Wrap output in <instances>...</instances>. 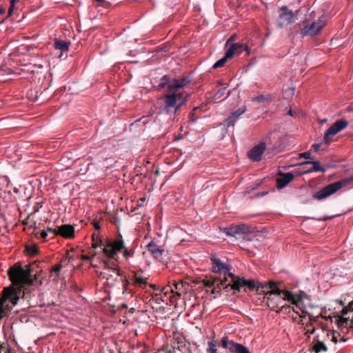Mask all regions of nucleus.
<instances>
[{"mask_svg": "<svg viewBox=\"0 0 353 353\" xmlns=\"http://www.w3.org/2000/svg\"><path fill=\"white\" fill-rule=\"evenodd\" d=\"M175 347L170 346V345H165L163 346L162 348L159 349L156 353H172V350L175 349Z\"/></svg>", "mask_w": 353, "mask_h": 353, "instance_id": "nucleus-31", "label": "nucleus"}, {"mask_svg": "<svg viewBox=\"0 0 353 353\" xmlns=\"http://www.w3.org/2000/svg\"><path fill=\"white\" fill-rule=\"evenodd\" d=\"M48 236V232L46 230H43L41 232V237L43 239H45Z\"/></svg>", "mask_w": 353, "mask_h": 353, "instance_id": "nucleus-44", "label": "nucleus"}, {"mask_svg": "<svg viewBox=\"0 0 353 353\" xmlns=\"http://www.w3.org/2000/svg\"><path fill=\"white\" fill-rule=\"evenodd\" d=\"M155 173H156V176H157V175H158V174H159V170L156 169Z\"/></svg>", "mask_w": 353, "mask_h": 353, "instance_id": "nucleus-59", "label": "nucleus"}, {"mask_svg": "<svg viewBox=\"0 0 353 353\" xmlns=\"http://www.w3.org/2000/svg\"><path fill=\"white\" fill-rule=\"evenodd\" d=\"M348 125V122L343 119H340L334 122L325 132L323 137V141L329 144L332 141V137L337 133L342 131Z\"/></svg>", "mask_w": 353, "mask_h": 353, "instance_id": "nucleus-10", "label": "nucleus"}, {"mask_svg": "<svg viewBox=\"0 0 353 353\" xmlns=\"http://www.w3.org/2000/svg\"><path fill=\"white\" fill-rule=\"evenodd\" d=\"M143 123H147V121L143 120Z\"/></svg>", "mask_w": 353, "mask_h": 353, "instance_id": "nucleus-64", "label": "nucleus"}, {"mask_svg": "<svg viewBox=\"0 0 353 353\" xmlns=\"http://www.w3.org/2000/svg\"><path fill=\"white\" fill-rule=\"evenodd\" d=\"M5 12H6L5 8L0 6V14L5 13Z\"/></svg>", "mask_w": 353, "mask_h": 353, "instance_id": "nucleus-52", "label": "nucleus"}, {"mask_svg": "<svg viewBox=\"0 0 353 353\" xmlns=\"http://www.w3.org/2000/svg\"><path fill=\"white\" fill-rule=\"evenodd\" d=\"M61 269H62V265L61 263H59L58 265L52 267L51 272H54L57 274H59V273Z\"/></svg>", "mask_w": 353, "mask_h": 353, "instance_id": "nucleus-35", "label": "nucleus"}, {"mask_svg": "<svg viewBox=\"0 0 353 353\" xmlns=\"http://www.w3.org/2000/svg\"><path fill=\"white\" fill-rule=\"evenodd\" d=\"M133 255V251L131 250L125 249L123 252V256L125 258L132 256Z\"/></svg>", "mask_w": 353, "mask_h": 353, "instance_id": "nucleus-38", "label": "nucleus"}, {"mask_svg": "<svg viewBox=\"0 0 353 353\" xmlns=\"http://www.w3.org/2000/svg\"><path fill=\"white\" fill-rule=\"evenodd\" d=\"M70 42H67L63 40H56L54 42V48L57 50H60L62 52H66L68 50Z\"/></svg>", "mask_w": 353, "mask_h": 353, "instance_id": "nucleus-24", "label": "nucleus"}, {"mask_svg": "<svg viewBox=\"0 0 353 353\" xmlns=\"http://www.w3.org/2000/svg\"><path fill=\"white\" fill-rule=\"evenodd\" d=\"M93 226H94L95 230H100V225H99V223L98 222L94 221L93 223Z\"/></svg>", "mask_w": 353, "mask_h": 353, "instance_id": "nucleus-46", "label": "nucleus"}, {"mask_svg": "<svg viewBox=\"0 0 353 353\" xmlns=\"http://www.w3.org/2000/svg\"><path fill=\"white\" fill-rule=\"evenodd\" d=\"M182 285V284H181V283H178V284H176V288H179V285Z\"/></svg>", "mask_w": 353, "mask_h": 353, "instance_id": "nucleus-60", "label": "nucleus"}, {"mask_svg": "<svg viewBox=\"0 0 353 353\" xmlns=\"http://www.w3.org/2000/svg\"><path fill=\"white\" fill-rule=\"evenodd\" d=\"M265 149V143H260L254 146L248 154L249 158L254 161H259L261 160V155Z\"/></svg>", "mask_w": 353, "mask_h": 353, "instance_id": "nucleus-18", "label": "nucleus"}, {"mask_svg": "<svg viewBox=\"0 0 353 353\" xmlns=\"http://www.w3.org/2000/svg\"><path fill=\"white\" fill-rule=\"evenodd\" d=\"M350 321V324H351L350 327H352V325H353V319H351Z\"/></svg>", "mask_w": 353, "mask_h": 353, "instance_id": "nucleus-56", "label": "nucleus"}, {"mask_svg": "<svg viewBox=\"0 0 353 353\" xmlns=\"http://www.w3.org/2000/svg\"><path fill=\"white\" fill-rule=\"evenodd\" d=\"M150 287L154 290V284H150Z\"/></svg>", "mask_w": 353, "mask_h": 353, "instance_id": "nucleus-57", "label": "nucleus"}, {"mask_svg": "<svg viewBox=\"0 0 353 353\" xmlns=\"http://www.w3.org/2000/svg\"><path fill=\"white\" fill-rule=\"evenodd\" d=\"M148 251H145L143 252L144 255L146 254H152L153 255L154 254V245L153 240H151L148 244H147Z\"/></svg>", "mask_w": 353, "mask_h": 353, "instance_id": "nucleus-28", "label": "nucleus"}, {"mask_svg": "<svg viewBox=\"0 0 353 353\" xmlns=\"http://www.w3.org/2000/svg\"><path fill=\"white\" fill-rule=\"evenodd\" d=\"M309 319L310 321H316L318 319V316H314L312 314H309Z\"/></svg>", "mask_w": 353, "mask_h": 353, "instance_id": "nucleus-45", "label": "nucleus"}, {"mask_svg": "<svg viewBox=\"0 0 353 353\" xmlns=\"http://www.w3.org/2000/svg\"><path fill=\"white\" fill-rule=\"evenodd\" d=\"M170 291H172L170 286L159 288L156 285V304H159L161 301L167 304L170 298L168 295Z\"/></svg>", "mask_w": 353, "mask_h": 353, "instance_id": "nucleus-16", "label": "nucleus"}, {"mask_svg": "<svg viewBox=\"0 0 353 353\" xmlns=\"http://www.w3.org/2000/svg\"><path fill=\"white\" fill-rule=\"evenodd\" d=\"M244 50H246L247 54L249 55L250 52L247 46L241 43H232L225 52L226 57L231 59L235 55H239Z\"/></svg>", "mask_w": 353, "mask_h": 353, "instance_id": "nucleus-15", "label": "nucleus"}, {"mask_svg": "<svg viewBox=\"0 0 353 353\" xmlns=\"http://www.w3.org/2000/svg\"><path fill=\"white\" fill-rule=\"evenodd\" d=\"M347 307L349 309L350 311H353V301L350 303Z\"/></svg>", "mask_w": 353, "mask_h": 353, "instance_id": "nucleus-49", "label": "nucleus"}, {"mask_svg": "<svg viewBox=\"0 0 353 353\" xmlns=\"http://www.w3.org/2000/svg\"><path fill=\"white\" fill-rule=\"evenodd\" d=\"M122 249H125L121 234H119L114 240H108L103 248V254L109 258L114 259Z\"/></svg>", "mask_w": 353, "mask_h": 353, "instance_id": "nucleus-7", "label": "nucleus"}, {"mask_svg": "<svg viewBox=\"0 0 353 353\" xmlns=\"http://www.w3.org/2000/svg\"><path fill=\"white\" fill-rule=\"evenodd\" d=\"M327 347L323 342L316 340V342L312 346L311 351L314 352L315 353H319L321 351L327 352Z\"/></svg>", "mask_w": 353, "mask_h": 353, "instance_id": "nucleus-25", "label": "nucleus"}, {"mask_svg": "<svg viewBox=\"0 0 353 353\" xmlns=\"http://www.w3.org/2000/svg\"><path fill=\"white\" fill-rule=\"evenodd\" d=\"M202 282L205 287L211 288L214 285H215V284L216 285L217 283H219V279L214 278V279H204V280H203ZM216 285L214 288H216Z\"/></svg>", "mask_w": 353, "mask_h": 353, "instance_id": "nucleus-27", "label": "nucleus"}, {"mask_svg": "<svg viewBox=\"0 0 353 353\" xmlns=\"http://www.w3.org/2000/svg\"><path fill=\"white\" fill-rule=\"evenodd\" d=\"M158 233H159V232H156V242H158L159 241H161V237H159V236L157 235V234H158Z\"/></svg>", "mask_w": 353, "mask_h": 353, "instance_id": "nucleus-53", "label": "nucleus"}, {"mask_svg": "<svg viewBox=\"0 0 353 353\" xmlns=\"http://www.w3.org/2000/svg\"><path fill=\"white\" fill-rule=\"evenodd\" d=\"M97 239H98V237H97L95 239V233H94L92 234V241H93L92 248H97L99 245H101L102 243V241L100 239H99V242H98Z\"/></svg>", "mask_w": 353, "mask_h": 353, "instance_id": "nucleus-33", "label": "nucleus"}, {"mask_svg": "<svg viewBox=\"0 0 353 353\" xmlns=\"http://www.w3.org/2000/svg\"><path fill=\"white\" fill-rule=\"evenodd\" d=\"M250 291L256 290L259 294L267 293L265 290L270 289V281L268 283H261L256 281L253 279L246 280L245 279V286Z\"/></svg>", "mask_w": 353, "mask_h": 353, "instance_id": "nucleus-12", "label": "nucleus"}, {"mask_svg": "<svg viewBox=\"0 0 353 353\" xmlns=\"http://www.w3.org/2000/svg\"><path fill=\"white\" fill-rule=\"evenodd\" d=\"M353 183V176L349 178L343 179L339 181L330 183L314 194V198L317 200H322L333 194L342 187Z\"/></svg>", "mask_w": 353, "mask_h": 353, "instance_id": "nucleus-4", "label": "nucleus"}, {"mask_svg": "<svg viewBox=\"0 0 353 353\" xmlns=\"http://www.w3.org/2000/svg\"><path fill=\"white\" fill-rule=\"evenodd\" d=\"M290 305H284L281 307V308L279 309V311L282 312V311L285 310V311L287 312V311L290 310Z\"/></svg>", "mask_w": 353, "mask_h": 353, "instance_id": "nucleus-40", "label": "nucleus"}, {"mask_svg": "<svg viewBox=\"0 0 353 353\" xmlns=\"http://www.w3.org/2000/svg\"><path fill=\"white\" fill-rule=\"evenodd\" d=\"M303 164H312V168L307 171V172H325L326 171V168L322 167L320 165V162L319 161H307L303 163Z\"/></svg>", "mask_w": 353, "mask_h": 353, "instance_id": "nucleus-22", "label": "nucleus"}, {"mask_svg": "<svg viewBox=\"0 0 353 353\" xmlns=\"http://www.w3.org/2000/svg\"><path fill=\"white\" fill-rule=\"evenodd\" d=\"M25 250L26 254L30 256H34L39 252V248L35 245H27Z\"/></svg>", "mask_w": 353, "mask_h": 353, "instance_id": "nucleus-26", "label": "nucleus"}, {"mask_svg": "<svg viewBox=\"0 0 353 353\" xmlns=\"http://www.w3.org/2000/svg\"><path fill=\"white\" fill-rule=\"evenodd\" d=\"M81 259L84 261H89L90 260V256L88 255H82Z\"/></svg>", "mask_w": 353, "mask_h": 353, "instance_id": "nucleus-48", "label": "nucleus"}, {"mask_svg": "<svg viewBox=\"0 0 353 353\" xmlns=\"http://www.w3.org/2000/svg\"><path fill=\"white\" fill-rule=\"evenodd\" d=\"M332 341L334 343H337V341H337L336 337V336H334L332 337Z\"/></svg>", "mask_w": 353, "mask_h": 353, "instance_id": "nucleus-55", "label": "nucleus"}, {"mask_svg": "<svg viewBox=\"0 0 353 353\" xmlns=\"http://www.w3.org/2000/svg\"><path fill=\"white\" fill-rule=\"evenodd\" d=\"M314 332H315V328H314V327H313L311 330H308L307 331V334H314Z\"/></svg>", "mask_w": 353, "mask_h": 353, "instance_id": "nucleus-50", "label": "nucleus"}, {"mask_svg": "<svg viewBox=\"0 0 353 353\" xmlns=\"http://www.w3.org/2000/svg\"><path fill=\"white\" fill-rule=\"evenodd\" d=\"M339 319L338 321V324L339 325L343 327V326H347V323L348 321H350V318H346V317H340L339 316Z\"/></svg>", "mask_w": 353, "mask_h": 353, "instance_id": "nucleus-32", "label": "nucleus"}, {"mask_svg": "<svg viewBox=\"0 0 353 353\" xmlns=\"http://www.w3.org/2000/svg\"><path fill=\"white\" fill-rule=\"evenodd\" d=\"M59 235L65 239H70L74 236V229L71 225H62L57 226L56 236Z\"/></svg>", "mask_w": 353, "mask_h": 353, "instance_id": "nucleus-19", "label": "nucleus"}, {"mask_svg": "<svg viewBox=\"0 0 353 353\" xmlns=\"http://www.w3.org/2000/svg\"><path fill=\"white\" fill-rule=\"evenodd\" d=\"M211 260L212 262V269L214 272H223V277L219 279V283L216 284V287L214 288L212 290V293H215L216 291H219L221 289V287L225 285L228 280V272H230V268L227 265L223 263L220 259L212 256Z\"/></svg>", "mask_w": 353, "mask_h": 353, "instance_id": "nucleus-6", "label": "nucleus"}, {"mask_svg": "<svg viewBox=\"0 0 353 353\" xmlns=\"http://www.w3.org/2000/svg\"><path fill=\"white\" fill-rule=\"evenodd\" d=\"M220 345L231 352L234 353H250L248 348L245 345L229 340L228 336L222 339Z\"/></svg>", "mask_w": 353, "mask_h": 353, "instance_id": "nucleus-11", "label": "nucleus"}, {"mask_svg": "<svg viewBox=\"0 0 353 353\" xmlns=\"http://www.w3.org/2000/svg\"><path fill=\"white\" fill-rule=\"evenodd\" d=\"M95 1L97 2H103L104 1V0H95Z\"/></svg>", "mask_w": 353, "mask_h": 353, "instance_id": "nucleus-61", "label": "nucleus"}, {"mask_svg": "<svg viewBox=\"0 0 353 353\" xmlns=\"http://www.w3.org/2000/svg\"><path fill=\"white\" fill-rule=\"evenodd\" d=\"M320 147H321V144L320 143H314L312 145V148L314 149V150L315 152H317L320 149Z\"/></svg>", "mask_w": 353, "mask_h": 353, "instance_id": "nucleus-41", "label": "nucleus"}, {"mask_svg": "<svg viewBox=\"0 0 353 353\" xmlns=\"http://www.w3.org/2000/svg\"><path fill=\"white\" fill-rule=\"evenodd\" d=\"M228 59H230L229 57H226V54H225L224 57H222L221 59L217 61L213 65V68H218L220 67H222L225 65V62Z\"/></svg>", "mask_w": 353, "mask_h": 353, "instance_id": "nucleus-29", "label": "nucleus"}, {"mask_svg": "<svg viewBox=\"0 0 353 353\" xmlns=\"http://www.w3.org/2000/svg\"><path fill=\"white\" fill-rule=\"evenodd\" d=\"M299 156H300L301 158H305V159H312V157H311V152L310 151H307V152H305L300 153Z\"/></svg>", "mask_w": 353, "mask_h": 353, "instance_id": "nucleus-36", "label": "nucleus"}, {"mask_svg": "<svg viewBox=\"0 0 353 353\" xmlns=\"http://www.w3.org/2000/svg\"><path fill=\"white\" fill-rule=\"evenodd\" d=\"M197 110V108H195L192 112H191L190 114H189V117H190V120L192 121V122H194L196 119V118H194V111L196 110Z\"/></svg>", "mask_w": 353, "mask_h": 353, "instance_id": "nucleus-39", "label": "nucleus"}, {"mask_svg": "<svg viewBox=\"0 0 353 353\" xmlns=\"http://www.w3.org/2000/svg\"><path fill=\"white\" fill-rule=\"evenodd\" d=\"M246 111V108L243 107L239 108L238 110L233 112L225 120V123L228 127L233 126L234 123L239 119L241 115H242Z\"/></svg>", "mask_w": 353, "mask_h": 353, "instance_id": "nucleus-20", "label": "nucleus"}, {"mask_svg": "<svg viewBox=\"0 0 353 353\" xmlns=\"http://www.w3.org/2000/svg\"><path fill=\"white\" fill-rule=\"evenodd\" d=\"M158 99L159 105V114H170L172 110L176 114L178 110L188 101V94L185 92H177L174 90L168 91Z\"/></svg>", "mask_w": 353, "mask_h": 353, "instance_id": "nucleus-1", "label": "nucleus"}, {"mask_svg": "<svg viewBox=\"0 0 353 353\" xmlns=\"http://www.w3.org/2000/svg\"><path fill=\"white\" fill-rule=\"evenodd\" d=\"M190 83V79L188 77H183L180 79L170 78L167 75H164L159 83L156 88L158 90H165L166 91H175L177 89L182 88Z\"/></svg>", "mask_w": 353, "mask_h": 353, "instance_id": "nucleus-3", "label": "nucleus"}, {"mask_svg": "<svg viewBox=\"0 0 353 353\" xmlns=\"http://www.w3.org/2000/svg\"><path fill=\"white\" fill-rule=\"evenodd\" d=\"M288 114L291 116L292 115V111L291 110L288 112Z\"/></svg>", "mask_w": 353, "mask_h": 353, "instance_id": "nucleus-58", "label": "nucleus"}, {"mask_svg": "<svg viewBox=\"0 0 353 353\" xmlns=\"http://www.w3.org/2000/svg\"><path fill=\"white\" fill-rule=\"evenodd\" d=\"M281 294L283 295V300L290 301L292 304L295 305L296 307L301 301V296L294 295L290 291L286 290H280L276 288V283L270 281V290H268L267 293H265V298H267L268 306L272 308L277 307L278 304L274 301V299L272 298L271 296Z\"/></svg>", "mask_w": 353, "mask_h": 353, "instance_id": "nucleus-2", "label": "nucleus"}, {"mask_svg": "<svg viewBox=\"0 0 353 353\" xmlns=\"http://www.w3.org/2000/svg\"><path fill=\"white\" fill-rule=\"evenodd\" d=\"M23 223L24 225H26V224H27V222H26V221H24L23 222Z\"/></svg>", "mask_w": 353, "mask_h": 353, "instance_id": "nucleus-63", "label": "nucleus"}, {"mask_svg": "<svg viewBox=\"0 0 353 353\" xmlns=\"http://www.w3.org/2000/svg\"><path fill=\"white\" fill-rule=\"evenodd\" d=\"M57 230V228L55 229H53L52 228L48 227V228H47V232L53 233L54 235H56Z\"/></svg>", "mask_w": 353, "mask_h": 353, "instance_id": "nucleus-42", "label": "nucleus"}, {"mask_svg": "<svg viewBox=\"0 0 353 353\" xmlns=\"http://www.w3.org/2000/svg\"><path fill=\"white\" fill-rule=\"evenodd\" d=\"M296 20V17L293 12L287 6H283L280 8V13L276 19V26L279 28H283L290 24L293 23Z\"/></svg>", "mask_w": 353, "mask_h": 353, "instance_id": "nucleus-9", "label": "nucleus"}, {"mask_svg": "<svg viewBox=\"0 0 353 353\" xmlns=\"http://www.w3.org/2000/svg\"><path fill=\"white\" fill-rule=\"evenodd\" d=\"M250 231V227L247 225H236L230 228H224V232L228 236L237 237V236L244 235Z\"/></svg>", "mask_w": 353, "mask_h": 353, "instance_id": "nucleus-13", "label": "nucleus"}, {"mask_svg": "<svg viewBox=\"0 0 353 353\" xmlns=\"http://www.w3.org/2000/svg\"><path fill=\"white\" fill-rule=\"evenodd\" d=\"M134 283L141 288H145L148 285L147 278L142 276V271L134 272L133 276Z\"/></svg>", "mask_w": 353, "mask_h": 353, "instance_id": "nucleus-21", "label": "nucleus"}, {"mask_svg": "<svg viewBox=\"0 0 353 353\" xmlns=\"http://www.w3.org/2000/svg\"><path fill=\"white\" fill-rule=\"evenodd\" d=\"M278 175L279 177L276 179V187L278 189L285 188L294 178V174L291 172L283 173L280 172Z\"/></svg>", "mask_w": 353, "mask_h": 353, "instance_id": "nucleus-17", "label": "nucleus"}, {"mask_svg": "<svg viewBox=\"0 0 353 353\" xmlns=\"http://www.w3.org/2000/svg\"><path fill=\"white\" fill-rule=\"evenodd\" d=\"M168 51V48L167 46H163V47L158 46V47H156V50H155L156 54L159 52H166Z\"/></svg>", "mask_w": 353, "mask_h": 353, "instance_id": "nucleus-34", "label": "nucleus"}, {"mask_svg": "<svg viewBox=\"0 0 353 353\" xmlns=\"http://www.w3.org/2000/svg\"><path fill=\"white\" fill-rule=\"evenodd\" d=\"M181 347H183L185 349V351L182 353H190V350L185 347V345L181 346Z\"/></svg>", "mask_w": 353, "mask_h": 353, "instance_id": "nucleus-51", "label": "nucleus"}, {"mask_svg": "<svg viewBox=\"0 0 353 353\" xmlns=\"http://www.w3.org/2000/svg\"><path fill=\"white\" fill-rule=\"evenodd\" d=\"M300 29V33L303 37L314 36L318 34L325 26V21L322 19L317 21L310 22L308 19L303 21L298 24Z\"/></svg>", "mask_w": 353, "mask_h": 353, "instance_id": "nucleus-5", "label": "nucleus"}, {"mask_svg": "<svg viewBox=\"0 0 353 353\" xmlns=\"http://www.w3.org/2000/svg\"><path fill=\"white\" fill-rule=\"evenodd\" d=\"M157 235L161 238V241L156 242V260H159L163 265L166 264L169 259L168 251L165 248L167 239V233L161 232Z\"/></svg>", "mask_w": 353, "mask_h": 353, "instance_id": "nucleus-8", "label": "nucleus"}, {"mask_svg": "<svg viewBox=\"0 0 353 353\" xmlns=\"http://www.w3.org/2000/svg\"><path fill=\"white\" fill-rule=\"evenodd\" d=\"M208 348L207 349V352L208 353H217L216 343L214 341H209L208 343Z\"/></svg>", "mask_w": 353, "mask_h": 353, "instance_id": "nucleus-30", "label": "nucleus"}, {"mask_svg": "<svg viewBox=\"0 0 353 353\" xmlns=\"http://www.w3.org/2000/svg\"><path fill=\"white\" fill-rule=\"evenodd\" d=\"M165 130H163V132H162V135L164 134L165 133Z\"/></svg>", "mask_w": 353, "mask_h": 353, "instance_id": "nucleus-62", "label": "nucleus"}, {"mask_svg": "<svg viewBox=\"0 0 353 353\" xmlns=\"http://www.w3.org/2000/svg\"><path fill=\"white\" fill-rule=\"evenodd\" d=\"M113 270H114V272H117V274L118 275H121L120 270H118L117 268H114V269H113Z\"/></svg>", "mask_w": 353, "mask_h": 353, "instance_id": "nucleus-54", "label": "nucleus"}, {"mask_svg": "<svg viewBox=\"0 0 353 353\" xmlns=\"http://www.w3.org/2000/svg\"><path fill=\"white\" fill-rule=\"evenodd\" d=\"M228 276L231 279V281L229 283L223 285V288L225 290H228L230 288L231 290L240 291V289L242 287L245 286V279L241 278L239 276H235L234 274L231 272H228Z\"/></svg>", "mask_w": 353, "mask_h": 353, "instance_id": "nucleus-14", "label": "nucleus"}, {"mask_svg": "<svg viewBox=\"0 0 353 353\" xmlns=\"http://www.w3.org/2000/svg\"><path fill=\"white\" fill-rule=\"evenodd\" d=\"M272 101L271 94H261L252 98V102H257L259 103H269Z\"/></svg>", "mask_w": 353, "mask_h": 353, "instance_id": "nucleus-23", "label": "nucleus"}, {"mask_svg": "<svg viewBox=\"0 0 353 353\" xmlns=\"http://www.w3.org/2000/svg\"><path fill=\"white\" fill-rule=\"evenodd\" d=\"M235 39V35L231 36L226 41L225 46H228L230 43Z\"/></svg>", "mask_w": 353, "mask_h": 353, "instance_id": "nucleus-43", "label": "nucleus"}, {"mask_svg": "<svg viewBox=\"0 0 353 353\" xmlns=\"http://www.w3.org/2000/svg\"><path fill=\"white\" fill-rule=\"evenodd\" d=\"M349 311H350L349 309L347 307H345L342 310L341 313L344 316V315H346Z\"/></svg>", "mask_w": 353, "mask_h": 353, "instance_id": "nucleus-47", "label": "nucleus"}, {"mask_svg": "<svg viewBox=\"0 0 353 353\" xmlns=\"http://www.w3.org/2000/svg\"><path fill=\"white\" fill-rule=\"evenodd\" d=\"M14 3H15V0H10V6L8 9L7 17H9L12 15V11L14 9Z\"/></svg>", "mask_w": 353, "mask_h": 353, "instance_id": "nucleus-37", "label": "nucleus"}]
</instances>
